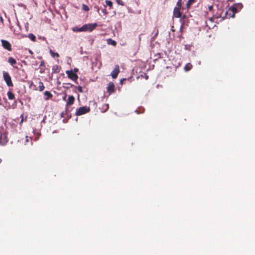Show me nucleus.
Wrapping results in <instances>:
<instances>
[{"label":"nucleus","instance_id":"f257e3e1","mask_svg":"<svg viewBox=\"0 0 255 255\" xmlns=\"http://www.w3.org/2000/svg\"><path fill=\"white\" fill-rule=\"evenodd\" d=\"M90 108L87 106L80 107L76 112V115L80 116L89 112Z\"/></svg>","mask_w":255,"mask_h":255},{"label":"nucleus","instance_id":"f03ea898","mask_svg":"<svg viewBox=\"0 0 255 255\" xmlns=\"http://www.w3.org/2000/svg\"><path fill=\"white\" fill-rule=\"evenodd\" d=\"M3 79L8 87H12L13 83L11 81V77L8 72L4 71L3 72Z\"/></svg>","mask_w":255,"mask_h":255},{"label":"nucleus","instance_id":"7ed1b4c3","mask_svg":"<svg viewBox=\"0 0 255 255\" xmlns=\"http://www.w3.org/2000/svg\"><path fill=\"white\" fill-rule=\"evenodd\" d=\"M66 73L68 77L74 81H76L78 78V76L72 70L66 71Z\"/></svg>","mask_w":255,"mask_h":255},{"label":"nucleus","instance_id":"20e7f679","mask_svg":"<svg viewBox=\"0 0 255 255\" xmlns=\"http://www.w3.org/2000/svg\"><path fill=\"white\" fill-rule=\"evenodd\" d=\"M61 117L64 118V119L63 120L64 123H66L68 119H69L71 116L69 114V110L68 108H66L64 111H63L61 114Z\"/></svg>","mask_w":255,"mask_h":255},{"label":"nucleus","instance_id":"39448f33","mask_svg":"<svg viewBox=\"0 0 255 255\" xmlns=\"http://www.w3.org/2000/svg\"><path fill=\"white\" fill-rule=\"evenodd\" d=\"M97 25H98L96 23L84 24V26L85 31H89L90 32H91L97 26Z\"/></svg>","mask_w":255,"mask_h":255},{"label":"nucleus","instance_id":"423d86ee","mask_svg":"<svg viewBox=\"0 0 255 255\" xmlns=\"http://www.w3.org/2000/svg\"><path fill=\"white\" fill-rule=\"evenodd\" d=\"M1 45H2V47L4 49H6L8 51H11V50H12L11 45L8 41H7L6 40L2 39L1 40Z\"/></svg>","mask_w":255,"mask_h":255},{"label":"nucleus","instance_id":"0eeeda50","mask_svg":"<svg viewBox=\"0 0 255 255\" xmlns=\"http://www.w3.org/2000/svg\"><path fill=\"white\" fill-rule=\"evenodd\" d=\"M120 73V67L118 65L115 66L114 69L111 72V76L113 79H116Z\"/></svg>","mask_w":255,"mask_h":255},{"label":"nucleus","instance_id":"6e6552de","mask_svg":"<svg viewBox=\"0 0 255 255\" xmlns=\"http://www.w3.org/2000/svg\"><path fill=\"white\" fill-rule=\"evenodd\" d=\"M180 8L175 7L173 10V15L176 18H180L181 17L182 13Z\"/></svg>","mask_w":255,"mask_h":255},{"label":"nucleus","instance_id":"1a4fd4ad","mask_svg":"<svg viewBox=\"0 0 255 255\" xmlns=\"http://www.w3.org/2000/svg\"><path fill=\"white\" fill-rule=\"evenodd\" d=\"M115 85L113 82H110L109 83L107 87V92L109 93V94H112L115 92Z\"/></svg>","mask_w":255,"mask_h":255},{"label":"nucleus","instance_id":"9d476101","mask_svg":"<svg viewBox=\"0 0 255 255\" xmlns=\"http://www.w3.org/2000/svg\"><path fill=\"white\" fill-rule=\"evenodd\" d=\"M7 142L6 136L4 134H0V144L5 145Z\"/></svg>","mask_w":255,"mask_h":255},{"label":"nucleus","instance_id":"9b49d317","mask_svg":"<svg viewBox=\"0 0 255 255\" xmlns=\"http://www.w3.org/2000/svg\"><path fill=\"white\" fill-rule=\"evenodd\" d=\"M75 101V98L73 95L69 96L68 99V101L66 103L67 106H70L72 105Z\"/></svg>","mask_w":255,"mask_h":255},{"label":"nucleus","instance_id":"f8f14e48","mask_svg":"<svg viewBox=\"0 0 255 255\" xmlns=\"http://www.w3.org/2000/svg\"><path fill=\"white\" fill-rule=\"evenodd\" d=\"M45 87L43 85V83L41 81L38 82V88L35 89V90H38L39 91H42L44 90Z\"/></svg>","mask_w":255,"mask_h":255},{"label":"nucleus","instance_id":"ddd939ff","mask_svg":"<svg viewBox=\"0 0 255 255\" xmlns=\"http://www.w3.org/2000/svg\"><path fill=\"white\" fill-rule=\"evenodd\" d=\"M44 96L46 97L45 98V100H48L49 99L51 98L52 97V94L49 91H45L44 93Z\"/></svg>","mask_w":255,"mask_h":255},{"label":"nucleus","instance_id":"4468645a","mask_svg":"<svg viewBox=\"0 0 255 255\" xmlns=\"http://www.w3.org/2000/svg\"><path fill=\"white\" fill-rule=\"evenodd\" d=\"M72 30L74 32H81V31H85L84 25L81 27H74L72 28Z\"/></svg>","mask_w":255,"mask_h":255},{"label":"nucleus","instance_id":"2eb2a0df","mask_svg":"<svg viewBox=\"0 0 255 255\" xmlns=\"http://www.w3.org/2000/svg\"><path fill=\"white\" fill-rule=\"evenodd\" d=\"M7 95L8 98L9 100H12L14 99V98H15L14 94L11 91H8Z\"/></svg>","mask_w":255,"mask_h":255},{"label":"nucleus","instance_id":"dca6fc26","mask_svg":"<svg viewBox=\"0 0 255 255\" xmlns=\"http://www.w3.org/2000/svg\"><path fill=\"white\" fill-rule=\"evenodd\" d=\"M193 67L192 65L190 63H187L184 67V69L185 71H188L190 70Z\"/></svg>","mask_w":255,"mask_h":255},{"label":"nucleus","instance_id":"f3484780","mask_svg":"<svg viewBox=\"0 0 255 255\" xmlns=\"http://www.w3.org/2000/svg\"><path fill=\"white\" fill-rule=\"evenodd\" d=\"M196 0H188L187 3H186V7L188 9H189L192 4L195 2Z\"/></svg>","mask_w":255,"mask_h":255},{"label":"nucleus","instance_id":"a211bd4d","mask_svg":"<svg viewBox=\"0 0 255 255\" xmlns=\"http://www.w3.org/2000/svg\"><path fill=\"white\" fill-rule=\"evenodd\" d=\"M229 11L231 10L233 13V15L232 16V17H234L235 13L237 12V9L236 7L234 6L230 7L229 9Z\"/></svg>","mask_w":255,"mask_h":255},{"label":"nucleus","instance_id":"6ab92c4d","mask_svg":"<svg viewBox=\"0 0 255 255\" xmlns=\"http://www.w3.org/2000/svg\"><path fill=\"white\" fill-rule=\"evenodd\" d=\"M8 62L11 65H13L16 64V61L15 59H14L13 57H9L8 59Z\"/></svg>","mask_w":255,"mask_h":255},{"label":"nucleus","instance_id":"aec40b11","mask_svg":"<svg viewBox=\"0 0 255 255\" xmlns=\"http://www.w3.org/2000/svg\"><path fill=\"white\" fill-rule=\"evenodd\" d=\"M28 37L32 41L34 42L36 40V37L32 33H30L28 35Z\"/></svg>","mask_w":255,"mask_h":255},{"label":"nucleus","instance_id":"412c9836","mask_svg":"<svg viewBox=\"0 0 255 255\" xmlns=\"http://www.w3.org/2000/svg\"><path fill=\"white\" fill-rule=\"evenodd\" d=\"M50 53L53 57H59V55L58 53L54 52V51H53L51 50H50Z\"/></svg>","mask_w":255,"mask_h":255},{"label":"nucleus","instance_id":"4be33fe9","mask_svg":"<svg viewBox=\"0 0 255 255\" xmlns=\"http://www.w3.org/2000/svg\"><path fill=\"white\" fill-rule=\"evenodd\" d=\"M109 104H104L102 106V110H103V112H105L109 109Z\"/></svg>","mask_w":255,"mask_h":255},{"label":"nucleus","instance_id":"5701e85b","mask_svg":"<svg viewBox=\"0 0 255 255\" xmlns=\"http://www.w3.org/2000/svg\"><path fill=\"white\" fill-rule=\"evenodd\" d=\"M106 3L107 5H108L111 9L113 7V3L111 0H106Z\"/></svg>","mask_w":255,"mask_h":255},{"label":"nucleus","instance_id":"b1692460","mask_svg":"<svg viewBox=\"0 0 255 255\" xmlns=\"http://www.w3.org/2000/svg\"><path fill=\"white\" fill-rule=\"evenodd\" d=\"M182 6V0H178L176 5V7L181 8Z\"/></svg>","mask_w":255,"mask_h":255},{"label":"nucleus","instance_id":"393cba45","mask_svg":"<svg viewBox=\"0 0 255 255\" xmlns=\"http://www.w3.org/2000/svg\"><path fill=\"white\" fill-rule=\"evenodd\" d=\"M82 9L83 10L86 11H88L89 10V7L87 5L84 4H83L82 5Z\"/></svg>","mask_w":255,"mask_h":255},{"label":"nucleus","instance_id":"a878e982","mask_svg":"<svg viewBox=\"0 0 255 255\" xmlns=\"http://www.w3.org/2000/svg\"><path fill=\"white\" fill-rule=\"evenodd\" d=\"M77 89L78 90V91L80 92V93H82L83 92V88H82V87L80 86H79L77 87Z\"/></svg>","mask_w":255,"mask_h":255},{"label":"nucleus","instance_id":"bb28decb","mask_svg":"<svg viewBox=\"0 0 255 255\" xmlns=\"http://www.w3.org/2000/svg\"><path fill=\"white\" fill-rule=\"evenodd\" d=\"M116 1L118 3V4H120L121 5H124V3L122 0H117Z\"/></svg>","mask_w":255,"mask_h":255},{"label":"nucleus","instance_id":"cd10ccee","mask_svg":"<svg viewBox=\"0 0 255 255\" xmlns=\"http://www.w3.org/2000/svg\"><path fill=\"white\" fill-rule=\"evenodd\" d=\"M102 12L104 13V15H107L108 14V12L107 11V9L106 8V7H105L103 10H102Z\"/></svg>","mask_w":255,"mask_h":255},{"label":"nucleus","instance_id":"c85d7f7f","mask_svg":"<svg viewBox=\"0 0 255 255\" xmlns=\"http://www.w3.org/2000/svg\"><path fill=\"white\" fill-rule=\"evenodd\" d=\"M45 66V64H44V61H41L40 64V66L41 67V66Z\"/></svg>","mask_w":255,"mask_h":255},{"label":"nucleus","instance_id":"c756f323","mask_svg":"<svg viewBox=\"0 0 255 255\" xmlns=\"http://www.w3.org/2000/svg\"><path fill=\"white\" fill-rule=\"evenodd\" d=\"M213 5H210V6H209V7H208L209 10L210 11H211V10L213 9Z\"/></svg>","mask_w":255,"mask_h":255},{"label":"nucleus","instance_id":"7c9ffc66","mask_svg":"<svg viewBox=\"0 0 255 255\" xmlns=\"http://www.w3.org/2000/svg\"><path fill=\"white\" fill-rule=\"evenodd\" d=\"M20 117L21 118V120L20 121V123H22L23 122V115H21L20 116Z\"/></svg>","mask_w":255,"mask_h":255},{"label":"nucleus","instance_id":"2f4dec72","mask_svg":"<svg viewBox=\"0 0 255 255\" xmlns=\"http://www.w3.org/2000/svg\"><path fill=\"white\" fill-rule=\"evenodd\" d=\"M112 44L115 46L116 45V42L114 40H112Z\"/></svg>","mask_w":255,"mask_h":255},{"label":"nucleus","instance_id":"473e14b6","mask_svg":"<svg viewBox=\"0 0 255 255\" xmlns=\"http://www.w3.org/2000/svg\"><path fill=\"white\" fill-rule=\"evenodd\" d=\"M74 71H73L74 72H75L76 73V72H78V69H77V68H75L74 70Z\"/></svg>","mask_w":255,"mask_h":255},{"label":"nucleus","instance_id":"72a5a7b5","mask_svg":"<svg viewBox=\"0 0 255 255\" xmlns=\"http://www.w3.org/2000/svg\"><path fill=\"white\" fill-rule=\"evenodd\" d=\"M180 65H181L180 63H178V64L176 66V67H178L180 66Z\"/></svg>","mask_w":255,"mask_h":255},{"label":"nucleus","instance_id":"f704fd0d","mask_svg":"<svg viewBox=\"0 0 255 255\" xmlns=\"http://www.w3.org/2000/svg\"><path fill=\"white\" fill-rule=\"evenodd\" d=\"M71 87H72L73 85L72 84H70Z\"/></svg>","mask_w":255,"mask_h":255}]
</instances>
